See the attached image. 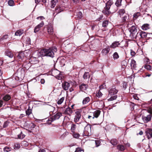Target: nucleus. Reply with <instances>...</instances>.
<instances>
[{
	"mask_svg": "<svg viewBox=\"0 0 152 152\" xmlns=\"http://www.w3.org/2000/svg\"><path fill=\"white\" fill-rule=\"evenodd\" d=\"M45 19L42 16H40L37 17V19H39L40 20H42Z\"/></svg>",
	"mask_w": 152,
	"mask_h": 152,
	"instance_id": "nucleus-60",
	"label": "nucleus"
},
{
	"mask_svg": "<svg viewBox=\"0 0 152 152\" xmlns=\"http://www.w3.org/2000/svg\"><path fill=\"white\" fill-rule=\"evenodd\" d=\"M76 115L75 116L74 119V121L77 123L78 122L80 118L81 115L79 111H77L75 112Z\"/></svg>",
	"mask_w": 152,
	"mask_h": 152,
	"instance_id": "nucleus-10",
	"label": "nucleus"
},
{
	"mask_svg": "<svg viewBox=\"0 0 152 152\" xmlns=\"http://www.w3.org/2000/svg\"><path fill=\"white\" fill-rule=\"evenodd\" d=\"M138 36H140L142 38H145L147 36L146 33L144 31H141L140 32H138Z\"/></svg>",
	"mask_w": 152,
	"mask_h": 152,
	"instance_id": "nucleus-22",
	"label": "nucleus"
},
{
	"mask_svg": "<svg viewBox=\"0 0 152 152\" xmlns=\"http://www.w3.org/2000/svg\"><path fill=\"white\" fill-rule=\"evenodd\" d=\"M100 113V111L99 110L95 111L94 113H91V115L88 116L89 119H94V118H97Z\"/></svg>",
	"mask_w": 152,
	"mask_h": 152,
	"instance_id": "nucleus-6",
	"label": "nucleus"
},
{
	"mask_svg": "<svg viewBox=\"0 0 152 152\" xmlns=\"http://www.w3.org/2000/svg\"><path fill=\"white\" fill-rule=\"evenodd\" d=\"M64 97H62L60 98L57 102V104L59 105L61 104L64 101Z\"/></svg>",
	"mask_w": 152,
	"mask_h": 152,
	"instance_id": "nucleus-39",
	"label": "nucleus"
},
{
	"mask_svg": "<svg viewBox=\"0 0 152 152\" xmlns=\"http://www.w3.org/2000/svg\"><path fill=\"white\" fill-rule=\"evenodd\" d=\"M53 27L51 26H49L48 29V32L50 34H52L53 33Z\"/></svg>",
	"mask_w": 152,
	"mask_h": 152,
	"instance_id": "nucleus-26",
	"label": "nucleus"
},
{
	"mask_svg": "<svg viewBox=\"0 0 152 152\" xmlns=\"http://www.w3.org/2000/svg\"><path fill=\"white\" fill-rule=\"evenodd\" d=\"M6 55L9 57L12 58L13 57V54L10 52L7 51L6 52Z\"/></svg>",
	"mask_w": 152,
	"mask_h": 152,
	"instance_id": "nucleus-40",
	"label": "nucleus"
},
{
	"mask_svg": "<svg viewBox=\"0 0 152 152\" xmlns=\"http://www.w3.org/2000/svg\"><path fill=\"white\" fill-rule=\"evenodd\" d=\"M110 50V48L108 46L103 49L101 53L103 55H106L109 53Z\"/></svg>",
	"mask_w": 152,
	"mask_h": 152,
	"instance_id": "nucleus-16",
	"label": "nucleus"
},
{
	"mask_svg": "<svg viewBox=\"0 0 152 152\" xmlns=\"http://www.w3.org/2000/svg\"><path fill=\"white\" fill-rule=\"evenodd\" d=\"M8 4L10 6H13L14 5V2L13 0H10L8 2Z\"/></svg>",
	"mask_w": 152,
	"mask_h": 152,
	"instance_id": "nucleus-48",
	"label": "nucleus"
},
{
	"mask_svg": "<svg viewBox=\"0 0 152 152\" xmlns=\"http://www.w3.org/2000/svg\"><path fill=\"white\" fill-rule=\"evenodd\" d=\"M90 101V98L89 97H86L83 99L82 104L84 105L88 103Z\"/></svg>",
	"mask_w": 152,
	"mask_h": 152,
	"instance_id": "nucleus-20",
	"label": "nucleus"
},
{
	"mask_svg": "<svg viewBox=\"0 0 152 152\" xmlns=\"http://www.w3.org/2000/svg\"><path fill=\"white\" fill-rule=\"evenodd\" d=\"M108 21L107 20H104L102 23V26L103 27H105L107 26L108 24Z\"/></svg>",
	"mask_w": 152,
	"mask_h": 152,
	"instance_id": "nucleus-38",
	"label": "nucleus"
},
{
	"mask_svg": "<svg viewBox=\"0 0 152 152\" xmlns=\"http://www.w3.org/2000/svg\"><path fill=\"white\" fill-rule=\"evenodd\" d=\"M60 72L59 71L57 70H54L52 71V74H53V75L56 77L58 75V74H59Z\"/></svg>",
	"mask_w": 152,
	"mask_h": 152,
	"instance_id": "nucleus-28",
	"label": "nucleus"
},
{
	"mask_svg": "<svg viewBox=\"0 0 152 152\" xmlns=\"http://www.w3.org/2000/svg\"><path fill=\"white\" fill-rule=\"evenodd\" d=\"M130 53H131V55L132 56H134L135 55V54H136L135 52L132 50H131Z\"/></svg>",
	"mask_w": 152,
	"mask_h": 152,
	"instance_id": "nucleus-58",
	"label": "nucleus"
},
{
	"mask_svg": "<svg viewBox=\"0 0 152 152\" xmlns=\"http://www.w3.org/2000/svg\"><path fill=\"white\" fill-rule=\"evenodd\" d=\"M77 126L75 124H72L71 125V130L73 133L75 132V131L76 129Z\"/></svg>",
	"mask_w": 152,
	"mask_h": 152,
	"instance_id": "nucleus-27",
	"label": "nucleus"
},
{
	"mask_svg": "<svg viewBox=\"0 0 152 152\" xmlns=\"http://www.w3.org/2000/svg\"><path fill=\"white\" fill-rule=\"evenodd\" d=\"M122 20L123 22L127 21L129 19V15L127 14H125V15L123 17H121Z\"/></svg>",
	"mask_w": 152,
	"mask_h": 152,
	"instance_id": "nucleus-21",
	"label": "nucleus"
},
{
	"mask_svg": "<svg viewBox=\"0 0 152 152\" xmlns=\"http://www.w3.org/2000/svg\"><path fill=\"white\" fill-rule=\"evenodd\" d=\"M10 99V96L9 95H7L3 97V99L5 101H7Z\"/></svg>",
	"mask_w": 152,
	"mask_h": 152,
	"instance_id": "nucleus-34",
	"label": "nucleus"
},
{
	"mask_svg": "<svg viewBox=\"0 0 152 152\" xmlns=\"http://www.w3.org/2000/svg\"><path fill=\"white\" fill-rule=\"evenodd\" d=\"M57 51V49L54 46L49 49L39 50L36 51L34 54L38 57L46 56L53 58L54 57V53L56 52Z\"/></svg>",
	"mask_w": 152,
	"mask_h": 152,
	"instance_id": "nucleus-1",
	"label": "nucleus"
},
{
	"mask_svg": "<svg viewBox=\"0 0 152 152\" xmlns=\"http://www.w3.org/2000/svg\"><path fill=\"white\" fill-rule=\"evenodd\" d=\"M58 2V0H52L51 2V7L54 8L56 5V3Z\"/></svg>",
	"mask_w": 152,
	"mask_h": 152,
	"instance_id": "nucleus-29",
	"label": "nucleus"
},
{
	"mask_svg": "<svg viewBox=\"0 0 152 152\" xmlns=\"http://www.w3.org/2000/svg\"><path fill=\"white\" fill-rule=\"evenodd\" d=\"M118 92V91L115 88L113 87L109 91V94L110 95H113L116 94Z\"/></svg>",
	"mask_w": 152,
	"mask_h": 152,
	"instance_id": "nucleus-11",
	"label": "nucleus"
},
{
	"mask_svg": "<svg viewBox=\"0 0 152 152\" xmlns=\"http://www.w3.org/2000/svg\"><path fill=\"white\" fill-rule=\"evenodd\" d=\"M102 93L100 91H98V92L96 94V96H97L99 98L101 97L102 96Z\"/></svg>",
	"mask_w": 152,
	"mask_h": 152,
	"instance_id": "nucleus-51",
	"label": "nucleus"
},
{
	"mask_svg": "<svg viewBox=\"0 0 152 152\" xmlns=\"http://www.w3.org/2000/svg\"><path fill=\"white\" fill-rule=\"evenodd\" d=\"M145 135L147 136L148 139L152 137V129H151L148 128L145 130Z\"/></svg>",
	"mask_w": 152,
	"mask_h": 152,
	"instance_id": "nucleus-8",
	"label": "nucleus"
},
{
	"mask_svg": "<svg viewBox=\"0 0 152 152\" xmlns=\"http://www.w3.org/2000/svg\"><path fill=\"white\" fill-rule=\"evenodd\" d=\"M113 58L114 60H116L119 58V56L118 53L116 52H115L113 54Z\"/></svg>",
	"mask_w": 152,
	"mask_h": 152,
	"instance_id": "nucleus-31",
	"label": "nucleus"
},
{
	"mask_svg": "<svg viewBox=\"0 0 152 152\" xmlns=\"http://www.w3.org/2000/svg\"><path fill=\"white\" fill-rule=\"evenodd\" d=\"M23 33V30L20 29L17 31L15 33V35L17 36H20Z\"/></svg>",
	"mask_w": 152,
	"mask_h": 152,
	"instance_id": "nucleus-24",
	"label": "nucleus"
},
{
	"mask_svg": "<svg viewBox=\"0 0 152 152\" xmlns=\"http://www.w3.org/2000/svg\"><path fill=\"white\" fill-rule=\"evenodd\" d=\"M136 64L135 61L134 60L132 59L131 60L130 63V66L132 69L135 68L136 67Z\"/></svg>",
	"mask_w": 152,
	"mask_h": 152,
	"instance_id": "nucleus-23",
	"label": "nucleus"
},
{
	"mask_svg": "<svg viewBox=\"0 0 152 152\" xmlns=\"http://www.w3.org/2000/svg\"><path fill=\"white\" fill-rule=\"evenodd\" d=\"M134 98L136 100H138L139 99V98L136 95H134L133 96Z\"/></svg>",
	"mask_w": 152,
	"mask_h": 152,
	"instance_id": "nucleus-63",
	"label": "nucleus"
},
{
	"mask_svg": "<svg viewBox=\"0 0 152 152\" xmlns=\"http://www.w3.org/2000/svg\"><path fill=\"white\" fill-rule=\"evenodd\" d=\"M64 9V7H63L61 5H59L57 6L55 8V10L56 12H57V13H58L62 11Z\"/></svg>",
	"mask_w": 152,
	"mask_h": 152,
	"instance_id": "nucleus-15",
	"label": "nucleus"
},
{
	"mask_svg": "<svg viewBox=\"0 0 152 152\" xmlns=\"http://www.w3.org/2000/svg\"><path fill=\"white\" fill-rule=\"evenodd\" d=\"M31 113V110L30 109H28L26 111V114L29 115Z\"/></svg>",
	"mask_w": 152,
	"mask_h": 152,
	"instance_id": "nucleus-53",
	"label": "nucleus"
},
{
	"mask_svg": "<svg viewBox=\"0 0 152 152\" xmlns=\"http://www.w3.org/2000/svg\"><path fill=\"white\" fill-rule=\"evenodd\" d=\"M122 63L124 64V65H122L123 66H124V68L126 67L127 66V63H126V61H123V62Z\"/></svg>",
	"mask_w": 152,
	"mask_h": 152,
	"instance_id": "nucleus-61",
	"label": "nucleus"
},
{
	"mask_svg": "<svg viewBox=\"0 0 152 152\" xmlns=\"http://www.w3.org/2000/svg\"><path fill=\"white\" fill-rule=\"evenodd\" d=\"M72 113V110L69 107L67 108L64 111V113L65 114L70 115Z\"/></svg>",
	"mask_w": 152,
	"mask_h": 152,
	"instance_id": "nucleus-19",
	"label": "nucleus"
},
{
	"mask_svg": "<svg viewBox=\"0 0 152 152\" xmlns=\"http://www.w3.org/2000/svg\"><path fill=\"white\" fill-rule=\"evenodd\" d=\"M125 13V11L124 9H121L119 10V13L121 18V16L124 14Z\"/></svg>",
	"mask_w": 152,
	"mask_h": 152,
	"instance_id": "nucleus-37",
	"label": "nucleus"
},
{
	"mask_svg": "<svg viewBox=\"0 0 152 152\" xmlns=\"http://www.w3.org/2000/svg\"><path fill=\"white\" fill-rule=\"evenodd\" d=\"M142 119L145 123H147L151 120L152 115L149 114L146 116H142Z\"/></svg>",
	"mask_w": 152,
	"mask_h": 152,
	"instance_id": "nucleus-9",
	"label": "nucleus"
},
{
	"mask_svg": "<svg viewBox=\"0 0 152 152\" xmlns=\"http://www.w3.org/2000/svg\"><path fill=\"white\" fill-rule=\"evenodd\" d=\"M148 112L150 113V114L152 115V107H149L148 109Z\"/></svg>",
	"mask_w": 152,
	"mask_h": 152,
	"instance_id": "nucleus-55",
	"label": "nucleus"
},
{
	"mask_svg": "<svg viewBox=\"0 0 152 152\" xmlns=\"http://www.w3.org/2000/svg\"><path fill=\"white\" fill-rule=\"evenodd\" d=\"M144 67L145 68L148 70H151V66L149 65H145Z\"/></svg>",
	"mask_w": 152,
	"mask_h": 152,
	"instance_id": "nucleus-52",
	"label": "nucleus"
},
{
	"mask_svg": "<svg viewBox=\"0 0 152 152\" xmlns=\"http://www.w3.org/2000/svg\"><path fill=\"white\" fill-rule=\"evenodd\" d=\"M122 0H117L116 2L115 3L116 5L118 7L121 5Z\"/></svg>",
	"mask_w": 152,
	"mask_h": 152,
	"instance_id": "nucleus-45",
	"label": "nucleus"
},
{
	"mask_svg": "<svg viewBox=\"0 0 152 152\" xmlns=\"http://www.w3.org/2000/svg\"><path fill=\"white\" fill-rule=\"evenodd\" d=\"M110 142L113 145H115L117 144V140L115 139H112L110 141Z\"/></svg>",
	"mask_w": 152,
	"mask_h": 152,
	"instance_id": "nucleus-30",
	"label": "nucleus"
},
{
	"mask_svg": "<svg viewBox=\"0 0 152 152\" xmlns=\"http://www.w3.org/2000/svg\"><path fill=\"white\" fill-rule=\"evenodd\" d=\"M45 151L44 149H40L38 152H45Z\"/></svg>",
	"mask_w": 152,
	"mask_h": 152,
	"instance_id": "nucleus-64",
	"label": "nucleus"
},
{
	"mask_svg": "<svg viewBox=\"0 0 152 152\" xmlns=\"http://www.w3.org/2000/svg\"><path fill=\"white\" fill-rule=\"evenodd\" d=\"M140 13L139 12H137V13L134 14L133 15L134 19V20L137 19L138 17L140 16Z\"/></svg>",
	"mask_w": 152,
	"mask_h": 152,
	"instance_id": "nucleus-41",
	"label": "nucleus"
},
{
	"mask_svg": "<svg viewBox=\"0 0 152 152\" xmlns=\"http://www.w3.org/2000/svg\"><path fill=\"white\" fill-rule=\"evenodd\" d=\"M18 138L19 139H23L25 137V135L22 133V132H21L20 133L18 134Z\"/></svg>",
	"mask_w": 152,
	"mask_h": 152,
	"instance_id": "nucleus-43",
	"label": "nucleus"
},
{
	"mask_svg": "<svg viewBox=\"0 0 152 152\" xmlns=\"http://www.w3.org/2000/svg\"><path fill=\"white\" fill-rule=\"evenodd\" d=\"M8 35H4L0 39V41H4L7 39L8 38Z\"/></svg>",
	"mask_w": 152,
	"mask_h": 152,
	"instance_id": "nucleus-35",
	"label": "nucleus"
},
{
	"mask_svg": "<svg viewBox=\"0 0 152 152\" xmlns=\"http://www.w3.org/2000/svg\"><path fill=\"white\" fill-rule=\"evenodd\" d=\"M24 55H25V57L26 59L28 58H29L30 56L31 55V52L30 51L28 50H26L24 51L23 52Z\"/></svg>",
	"mask_w": 152,
	"mask_h": 152,
	"instance_id": "nucleus-17",
	"label": "nucleus"
},
{
	"mask_svg": "<svg viewBox=\"0 0 152 152\" xmlns=\"http://www.w3.org/2000/svg\"><path fill=\"white\" fill-rule=\"evenodd\" d=\"M75 152H83V151L80 148H77Z\"/></svg>",
	"mask_w": 152,
	"mask_h": 152,
	"instance_id": "nucleus-54",
	"label": "nucleus"
},
{
	"mask_svg": "<svg viewBox=\"0 0 152 152\" xmlns=\"http://www.w3.org/2000/svg\"><path fill=\"white\" fill-rule=\"evenodd\" d=\"M73 2L77 4L79 2L80 0H72Z\"/></svg>",
	"mask_w": 152,
	"mask_h": 152,
	"instance_id": "nucleus-62",
	"label": "nucleus"
},
{
	"mask_svg": "<svg viewBox=\"0 0 152 152\" xmlns=\"http://www.w3.org/2000/svg\"><path fill=\"white\" fill-rule=\"evenodd\" d=\"M89 75L88 72H85L83 75V77L84 79H86L88 77H89Z\"/></svg>",
	"mask_w": 152,
	"mask_h": 152,
	"instance_id": "nucleus-44",
	"label": "nucleus"
},
{
	"mask_svg": "<svg viewBox=\"0 0 152 152\" xmlns=\"http://www.w3.org/2000/svg\"><path fill=\"white\" fill-rule=\"evenodd\" d=\"M62 115L61 113L58 112L56 113V114L52 118H50L48 119V121H50V122H48L47 123H46V124H48V125H50L51 124V122L53 121L58 119Z\"/></svg>",
	"mask_w": 152,
	"mask_h": 152,
	"instance_id": "nucleus-5",
	"label": "nucleus"
},
{
	"mask_svg": "<svg viewBox=\"0 0 152 152\" xmlns=\"http://www.w3.org/2000/svg\"><path fill=\"white\" fill-rule=\"evenodd\" d=\"M63 77V76L60 73L56 77L58 80H61L62 78Z\"/></svg>",
	"mask_w": 152,
	"mask_h": 152,
	"instance_id": "nucleus-46",
	"label": "nucleus"
},
{
	"mask_svg": "<svg viewBox=\"0 0 152 152\" xmlns=\"http://www.w3.org/2000/svg\"><path fill=\"white\" fill-rule=\"evenodd\" d=\"M118 149L120 151H123L125 150V147L124 146L119 145L117 146Z\"/></svg>",
	"mask_w": 152,
	"mask_h": 152,
	"instance_id": "nucleus-32",
	"label": "nucleus"
},
{
	"mask_svg": "<svg viewBox=\"0 0 152 152\" xmlns=\"http://www.w3.org/2000/svg\"><path fill=\"white\" fill-rule=\"evenodd\" d=\"M9 122L8 121L5 122L3 125V128L6 127L8 125Z\"/></svg>",
	"mask_w": 152,
	"mask_h": 152,
	"instance_id": "nucleus-56",
	"label": "nucleus"
},
{
	"mask_svg": "<svg viewBox=\"0 0 152 152\" xmlns=\"http://www.w3.org/2000/svg\"><path fill=\"white\" fill-rule=\"evenodd\" d=\"M44 25V23L42 22L40 23L37 25L35 27L34 29V31L35 33L37 32L39 30L40 28Z\"/></svg>",
	"mask_w": 152,
	"mask_h": 152,
	"instance_id": "nucleus-13",
	"label": "nucleus"
},
{
	"mask_svg": "<svg viewBox=\"0 0 152 152\" xmlns=\"http://www.w3.org/2000/svg\"><path fill=\"white\" fill-rule=\"evenodd\" d=\"M20 148V144L18 142L15 143L14 144V149H18Z\"/></svg>",
	"mask_w": 152,
	"mask_h": 152,
	"instance_id": "nucleus-36",
	"label": "nucleus"
},
{
	"mask_svg": "<svg viewBox=\"0 0 152 152\" xmlns=\"http://www.w3.org/2000/svg\"><path fill=\"white\" fill-rule=\"evenodd\" d=\"M149 28V25L148 24H145L142 26V28L143 30H146Z\"/></svg>",
	"mask_w": 152,
	"mask_h": 152,
	"instance_id": "nucleus-25",
	"label": "nucleus"
},
{
	"mask_svg": "<svg viewBox=\"0 0 152 152\" xmlns=\"http://www.w3.org/2000/svg\"><path fill=\"white\" fill-rule=\"evenodd\" d=\"M77 17L81 19L82 18V13L81 12H79L77 14Z\"/></svg>",
	"mask_w": 152,
	"mask_h": 152,
	"instance_id": "nucleus-47",
	"label": "nucleus"
},
{
	"mask_svg": "<svg viewBox=\"0 0 152 152\" xmlns=\"http://www.w3.org/2000/svg\"><path fill=\"white\" fill-rule=\"evenodd\" d=\"M73 136L74 138H77L79 137L80 136V134L78 133H75L74 132L73 133Z\"/></svg>",
	"mask_w": 152,
	"mask_h": 152,
	"instance_id": "nucleus-50",
	"label": "nucleus"
},
{
	"mask_svg": "<svg viewBox=\"0 0 152 152\" xmlns=\"http://www.w3.org/2000/svg\"><path fill=\"white\" fill-rule=\"evenodd\" d=\"M120 44L119 42H114L110 45V48H115L118 47V46Z\"/></svg>",
	"mask_w": 152,
	"mask_h": 152,
	"instance_id": "nucleus-18",
	"label": "nucleus"
},
{
	"mask_svg": "<svg viewBox=\"0 0 152 152\" xmlns=\"http://www.w3.org/2000/svg\"><path fill=\"white\" fill-rule=\"evenodd\" d=\"M79 88L81 91H83L87 90L88 88V86L86 84L83 83L79 86Z\"/></svg>",
	"mask_w": 152,
	"mask_h": 152,
	"instance_id": "nucleus-14",
	"label": "nucleus"
},
{
	"mask_svg": "<svg viewBox=\"0 0 152 152\" xmlns=\"http://www.w3.org/2000/svg\"><path fill=\"white\" fill-rule=\"evenodd\" d=\"M113 2L111 0L108 1L106 3V6L102 10V12L106 16H107L111 14V12L110 10V6L113 4Z\"/></svg>",
	"mask_w": 152,
	"mask_h": 152,
	"instance_id": "nucleus-4",
	"label": "nucleus"
},
{
	"mask_svg": "<svg viewBox=\"0 0 152 152\" xmlns=\"http://www.w3.org/2000/svg\"><path fill=\"white\" fill-rule=\"evenodd\" d=\"M30 126H31L30 128L31 130H32L35 127L36 125L34 123H31L30 124Z\"/></svg>",
	"mask_w": 152,
	"mask_h": 152,
	"instance_id": "nucleus-57",
	"label": "nucleus"
},
{
	"mask_svg": "<svg viewBox=\"0 0 152 152\" xmlns=\"http://www.w3.org/2000/svg\"><path fill=\"white\" fill-rule=\"evenodd\" d=\"M130 32V36L132 39H137L138 36V32L137 33V29L136 26H132L129 28Z\"/></svg>",
	"mask_w": 152,
	"mask_h": 152,
	"instance_id": "nucleus-3",
	"label": "nucleus"
},
{
	"mask_svg": "<svg viewBox=\"0 0 152 152\" xmlns=\"http://www.w3.org/2000/svg\"><path fill=\"white\" fill-rule=\"evenodd\" d=\"M16 56L20 61H24L26 60L23 52H20L16 54Z\"/></svg>",
	"mask_w": 152,
	"mask_h": 152,
	"instance_id": "nucleus-7",
	"label": "nucleus"
},
{
	"mask_svg": "<svg viewBox=\"0 0 152 152\" xmlns=\"http://www.w3.org/2000/svg\"><path fill=\"white\" fill-rule=\"evenodd\" d=\"M11 148L8 147V146H6L4 148V151H6L7 152H8L9 151H11Z\"/></svg>",
	"mask_w": 152,
	"mask_h": 152,
	"instance_id": "nucleus-42",
	"label": "nucleus"
},
{
	"mask_svg": "<svg viewBox=\"0 0 152 152\" xmlns=\"http://www.w3.org/2000/svg\"><path fill=\"white\" fill-rule=\"evenodd\" d=\"M127 86V84L125 82H124L123 86L124 89H126V88Z\"/></svg>",
	"mask_w": 152,
	"mask_h": 152,
	"instance_id": "nucleus-59",
	"label": "nucleus"
},
{
	"mask_svg": "<svg viewBox=\"0 0 152 152\" xmlns=\"http://www.w3.org/2000/svg\"><path fill=\"white\" fill-rule=\"evenodd\" d=\"M117 98V95H114L113 96L111 97L109 99V101H111L114 100L116 99Z\"/></svg>",
	"mask_w": 152,
	"mask_h": 152,
	"instance_id": "nucleus-49",
	"label": "nucleus"
},
{
	"mask_svg": "<svg viewBox=\"0 0 152 152\" xmlns=\"http://www.w3.org/2000/svg\"><path fill=\"white\" fill-rule=\"evenodd\" d=\"M62 87L64 90H67L70 87L69 83L66 82H64L62 83Z\"/></svg>",
	"mask_w": 152,
	"mask_h": 152,
	"instance_id": "nucleus-12",
	"label": "nucleus"
},
{
	"mask_svg": "<svg viewBox=\"0 0 152 152\" xmlns=\"http://www.w3.org/2000/svg\"><path fill=\"white\" fill-rule=\"evenodd\" d=\"M95 142L96 147H98L100 146L101 145V141L99 140H94Z\"/></svg>",
	"mask_w": 152,
	"mask_h": 152,
	"instance_id": "nucleus-33",
	"label": "nucleus"
},
{
	"mask_svg": "<svg viewBox=\"0 0 152 152\" xmlns=\"http://www.w3.org/2000/svg\"><path fill=\"white\" fill-rule=\"evenodd\" d=\"M81 125L85 126L83 132L82 133L83 136H88L91 134V126L90 124H87L85 122L80 123Z\"/></svg>",
	"mask_w": 152,
	"mask_h": 152,
	"instance_id": "nucleus-2",
	"label": "nucleus"
}]
</instances>
